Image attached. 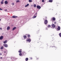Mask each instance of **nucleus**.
Masks as SVG:
<instances>
[{
  "instance_id": "obj_1",
  "label": "nucleus",
  "mask_w": 61,
  "mask_h": 61,
  "mask_svg": "<svg viewBox=\"0 0 61 61\" xmlns=\"http://www.w3.org/2000/svg\"><path fill=\"white\" fill-rule=\"evenodd\" d=\"M60 30V27L59 26H58L57 29V31H59Z\"/></svg>"
},
{
  "instance_id": "obj_2",
  "label": "nucleus",
  "mask_w": 61,
  "mask_h": 61,
  "mask_svg": "<svg viewBox=\"0 0 61 61\" xmlns=\"http://www.w3.org/2000/svg\"><path fill=\"white\" fill-rule=\"evenodd\" d=\"M31 40L30 38H29V39H28L26 40V41L29 42V43H30V42H31Z\"/></svg>"
},
{
  "instance_id": "obj_3",
  "label": "nucleus",
  "mask_w": 61,
  "mask_h": 61,
  "mask_svg": "<svg viewBox=\"0 0 61 61\" xmlns=\"http://www.w3.org/2000/svg\"><path fill=\"white\" fill-rule=\"evenodd\" d=\"M5 47H8V45L6 44H4L3 45Z\"/></svg>"
},
{
  "instance_id": "obj_4",
  "label": "nucleus",
  "mask_w": 61,
  "mask_h": 61,
  "mask_svg": "<svg viewBox=\"0 0 61 61\" xmlns=\"http://www.w3.org/2000/svg\"><path fill=\"white\" fill-rule=\"evenodd\" d=\"M44 23L45 24H46L47 23V20H45Z\"/></svg>"
},
{
  "instance_id": "obj_5",
  "label": "nucleus",
  "mask_w": 61,
  "mask_h": 61,
  "mask_svg": "<svg viewBox=\"0 0 61 61\" xmlns=\"http://www.w3.org/2000/svg\"><path fill=\"white\" fill-rule=\"evenodd\" d=\"M17 16H12V18H17Z\"/></svg>"
},
{
  "instance_id": "obj_6",
  "label": "nucleus",
  "mask_w": 61,
  "mask_h": 61,
  "mask_svg": "<svg viewBox=\"0 0 61 61\" xmlns=\"http://www.w3.org/2000/svg\"><path fill=\"white\" fill-rule=\"evenodd\" d=\"M3 39V36H1L0 37V40H2Z\"/></svg>"
},
{
  "instance_id": "obj_7",
  "label": "nucleus",
  "mask_w": 61,
  "mask_h": 61,
  "mask_svg": "<svg viewBox=\"0 0 61 61\" xmlns=\"http://www.w3.org/2000/svg\"><path fill=\"white\" fill-rule=\"evenodd\" d=\"M10 27L8 26L7 27V29L8 30H9V29H10Z\"/></svg>"
},
{
  "instance_id": "obj_8",
  "label": "nucleus",
  "mask_w": 61,
  "mask_h": 61,
  "mask_svg": "<svg viewBox=\"0 0 61 61\" xmlns=\"http://www.w3.org/2000/svg\"><path fill=\"white\" fill-rule=\"evenodd\" d=\"M23 37L24 39H26V37H26V36L25 35Z\"/></svg>"
},
{
  "instance_id": "obj_9",
  "label": "nucleus",
  "mask_w": 61,
  "mask_h": 61,
  "mask_svg": "<svg viewBox=\"0 0 61 61\" xmlns=\"http://www.w3.org/2000/svg\"><path fill=\"white\" fill-rule=\"evenodd\" d=\"M7 40H6L3 43L4 44H5V43L6 44V43H7Z\"/></svg>"
},
{
  "instance_id": "obj_10",
  "label": "nucleus",
  "mask_w": 61,
  "mask_h": 61,
  "mask_svg": "<svg viewBox=\"0 0 61 61\" xmlns=\"http://www.w3.org/2000/svg\"><path fill=\"white\" fill-rule=\"evenodd\" d=\"M52 27H53V28H55V25L54 24H52Z\"/></svg>"
},
{
  "instance_id": "obj_11",
  "label": "nucleus",
  "mask_w": 61,
  "mask_h": 61,
  "mask_svg": "<svg viewBox=\"0 0 61 61\" xmlns=\"http://www.w3.org/2000/svg\"><path fill=\"white\" fill-rule=\"evenodd\" d=\"M15 29H16V28L15 27H14L12 29V31H14V30H15Z\"/></svg>"
},
{
  "instance_id": "obj_12",
  "label": "nucleus",
  "mask_w": 61,
  "mask_h": 61,
  "mask_svg": "<svg viewBox=\"0 0 61 61\" xmlns=\"http://www.w3.org/2000/svg\"><path fill=\"white\" fill-rule=\"evenodd\" d=\"M41 7L39 5H37V8H41Z\"/></svg>"
},
{
  "instance_id": "obj_13",
  "label": "nucleus",
  "mask_w": 61,
  "mask_h": 61,
  "mask_svg": "<svg viewBox=\"0 0 61 61\" xmlns=\"http://www.w3.org/2000/svg\"><path fill=\"white\" fill-rule=\"evenodd\" d=\"M52 19L53 21H55L56 20V18L55 17H53L52 18Z\"/></svg>"
},
{
  "instance_id": "obj_14",
  "label": "nucleus",
  "mask_w": 61,
  "mask_h": 61,
  "mask_svg": "<svg viewBox=\"0 0 61 61\" xmlns=\"http://www.w3.org/2000/svg\"><path fill=\"white\" fill-rule=\"evenodd\" d=\"M5 4H8V2L7 1H5Z\"/></svg>"
},
{
  "instance_id": "obj_15",
  "label": "nucleus",
  "mask_w": 61,
  "mask_h": 61,
  "mask_svg": "<svg viewBox=\"0 0 61 61\" xmlns=\"http://www.w3.org/2000/svg\"><path fill=\"white\" fill-rule=\"evenodd\" d=\"M22 50L21 49H20L19 50V53H21V52H22L21 51Z\"/></svg>"
},
{
  "instance_id": "obj_16",
  "label": "nucleus",
  "mask_w": 61,
  "mask_h": 61,
  "mask_svg": "<svg viewBox=\"0 0 61 61\" xmlns=\"http://www.w3.org/2000/svg\"><path fill=\"white\" fill-rule=\"evenodd\" d=\"M33 6L34 7L36 8V4H34Z\"/></svg>"
},
{
  "instance_id": "obj_17",
  "label": "nucleus",
  "mask_w": 61,
  "mask_h": 61,
  "mask_svg": "<svg viewBox=\"0 0 61 61\" xmlns=\"http://www.w3.org/2000/svg\"><path fill=\"white\" fill-rule=\"evenodd\" d=\"M49 2H50V3H52L53 1L51 0H50L49 1Z\"/></svg>"
},
{
  "instance_id": "obj_18",
  "label": "nucleus",
  "mask_w": 61,
  "mask_h": 61,
  "mask_svg": "<svg viewBox=\"0 0 61 61\" xmlns=\"http://www.w3.org/2000/svg\"><path fill=\"white\" fill-rule=\"evenodd\" d=\"M29 6V4H27V5H25V7H27V6Z\"/></svg>"
},
{
  "instance_id": "obj_19",
  "label": "nucleus",
  "mask_w": 61,
  "mask_h": 61,
  "mask_svg": "<svg viewBox=\"0 0 61 61\" xmlns=\"http://www.w3.org/2000/svg\"><path fill=\"white\" fill-rule=\"evenodd\" d=\"M26 61H28V58H26L25 59Z\"/></svg>"
},
{
  "instance_id": "obj_20",
  "label": "nucleus",
  "mask_w": 61,
  "mask_h": 61,
  "mask_svg": "<svg viewBox=\"0 0 61 61\" xmlns=\"http://www.w3.org/2000/svg\"><path fill=\"white\" fill-rule=\"evenodd\" d=\"M36 17V16H34L33 17V18H35Z\"/></svg>"
},
{
  "instance_id": "obj_21",
  "label": "nucleus",
  "mask_w": 61,
  "mask_h": 61,
  "mask_svg": "<svg viewBox=\"0 0 61 61\" xmlns=\"http://www.w3.org/2000/svg\"><path fill=\"white\" fill-rule=\"evenodd\" d=\"M19 55L20 56H22V54L20 53H19Z\"/></svg>"
},
{
  "instance_id": "obj_22",
  "label": "nucleus",
  "mask_w": 61,
  "mask_h": 61,
  "mask_svg": "<svg viewBox=\"0 0 61 61\" xmlns=\"http://www.w3.org/2000/svg\"><path fill=\"white\" fill-rule=\"evenodd\" d=\"M18 2H20V1L19 0H17L16 1V3H18Z\"/></svg>"
},
{
  "instance_id": "obj_23",
  "label": "nucleus",
  "mask_w": 61,
  "mask_h": 61,
  "mask_svg": "<svg viewBox=\"0 0 61 61\" xmlns=\"http://www.w3.org/2000/svg\"><path fill=\"white\" fill-rule=\"evenodd\" d=\"M3 2V1H2L0 3L1 4H4V3Z\"/></svg>"
},
{
  "instance_id": "obj_24",
  "label": "nucleus",
  "mask_w": 61,
  "mask_h": 61,
  "mask_svg": "<svg viewBox=\"0 0 61 61\" xmlns=\"http://www.w3.org/2000/svg\"><path fill=\"white\" fill-rule=\"evenodd\" d=\"M4 47L3 46L1 47H0V49H3Z\"/></svg>"
},
{
  "instance_id": "obj_25",
  "label": "nucleus",
  "mask_w": 61,
  "mask_h": 61,
  "mask_svg": "<svg viewBox=\"0 0 61 61\" xmlns=\"http://www.w3.org/2000/svg\"><path fill=\"white\" fill-rule=\"evenodd\" d=\"M29 2H32V0H29Z\"/></svg>"
},
{
  "instance_id": "obj_26",
  "label": "nucleus",
  "mask_w": 61,
  "mask_h": 61,
  "mask_svg": "<svg viewBox=\"0 0 61 61\" xmlns=\"http://www.w3.org/2000/svg\"><path fill=\"white\" fill-rule=\"evenodd\" d=\"M48 27H51V26L50 25H49L48 26Z\"/></svg>"
},
{
  "instance_id": "obj_27",
  "label": "nucleus",
  "mask_w": 61,
  "mask_h": 61,
  "mask_svg": "<svg viewBox=\"0 0 61 61\" xmlns=\"http://www.w3.org/2000/svg\"><path fill=\"white\" fill-rule=\"evenodd\" d=\"M27 36L28 37H30V35H29Z\"/></svg>"
},
{
  "instance_id": "obj_28",
  "label": "nucleus",
  "mask_w": 61,
  "mask_h": 61,
  "mask_svg": "<svg viewBox=\"0 0 61 61\" xmlns=\"http://www.w3.org/2000/svg\"><path fill=\"white\" fill-rule=\"evenodd\" d=\"M54 48L55 49V50L56 49V47H55V46H54Z\"/></svg>"
},
{
  "instance_id": "obj_29",
  "label": "nucleus",
  "mask_w": 61,
  "mask_h": 61,
  "mask_svg": "<svg viewBox=\"0 0 61 61\" xmlns=\"http://www.w3.org/2000/svg\"><path fill=\"white\" fill-rule=\"evenodd\" d=\"M59 35L61 37V33H60L59 34Z\"/></svg>"
},
{
  "instance_id": "obj_30",
  "label": "nucleus",
  "mask_w": 61,
  "mask_h": 61,
  "mask_svg": "<svg viewBox=\"0 0 61 61\" xmlns=\"http://www.w3.org/2000/svg\"><path fill=\"white\" fill-rule=\"evenodd\" d=\"M14 4H14V3H12V4H11L12 5H14Z\"/></svg>"
},
{
  "instance_id": "obj_31",
  "label": "nucleus",
  "mask_w": 61,
  "mask_h": 61,
  "mask_svg": "<svg viewBox=\"0 0 61 61\" xmlns=\"http://www.w3.org/2000/svg\"><path fill=\"white\" fill-rule=\"evenodd\" d=\"M34 15H37V13H36Z\"/></svg>"
},
{
  "instance_id": "obj_32",
  "label": "nucleus",
  "mask_w": 61,
  "mask_h": 61,
  "mask_svg": "<svg viewBox=\"0 0 61 61\" xmlns=\"http://www.w3.org/2000/svg\"><path fill=\"white\" fill-rule=\"evenodd\" d=\"M42 2H44V0H42Z\"/></svg>"
},
{
  "instance_id": "obj_33",
  "label": "nucleus",
  "mask_w": 61,
  "mask_h": 61,
  "mask_svg": "<svg viewBox=\"0 0 61 61\" xmlns=\"http://www.w3.org/2000/svg\"><path fill=\"white\" fill-rule=\"evenodd\" d=\"M37 33H39V30H38V31H37Z\"/></svg>"
},
{
  "instance_id": "obj_34",
  "label": "nucleus",
  "mask_w": 61,
  "mask_h": 61,
  "mask_svg": "<svg viewBox=\"0 0 61 61\" xmlns=\"http://www.w3.org/2000/svg\"><path fill=\"white\" fill-rule=\"evenodd\" d=\"M0 10H2V9L1 8H0Z\"/></svg>"
},
{
  "instance_id": "obj_35",
  "label": "nucleus",
  "mask_w": 61,
  "mask_h": 61,
  "mask_svg": "<svg viewBox=\"0 0 61 61\" xmlns=\"http://www.w3.org/2000/svg\"><path fill=\"white\" fill-rule=\"evenodd\" d=\"M2 55V53H0V56H1V55Z\"/></svg>"
},
{
  "instance_id": "obj_36",
  "label": "nucleus",
  "mask_w": 61,
  "mask_h": 61,
  "mask_svg": "<svg viewBox=\"0 0 61 61\" xmlns=\"http://www.w3.org/2000/svg\"><path fill=\"white\" fill-rule=\"evenodd\" d=\"M54 24H56V22H55L54 23Z\"/></svg>"
},
{
  "instance_id": "obj_37",
  "label": "nucleus",
  "mask_w": 61,
  "mask_h": 61,
  "mask_svg": "<svg viewBox=\"0 0 61 61\" xmlns=\"http://www.w3.org/2000/svg\"><path fill=\"white\" fill-rule=\"evenodd\" d=\"M0 30H2V28H0Z\"/></svg>"
},
{
  "instance_id": "obj_38",
  "label": "nucleus",
  "mask_w": 61,
  "mask_h": 61,
  "mask_svg": "<svg viewBox=\"0 0 61 61\" xmlns=\"http://www.w3.org/2000/svg\"><path fill=\"white\" fill-rule=\"evenodd\" d=\"M5 11H7V9H5Z\"/></svg>"
},
{
  "instance_id": "obj_39",
  "label": "nucleus",
  "mask_w": 61,
  "mask_h": 61,
  "mask_svg": "<svg viewBox=\"0 0 61 61\" xmlns=\"http://www.w3.org/2000/svg\"><path fill=\"white\" fill-rule=\"evenodd\" d=\"M37 9H40V8H37Z\"/></svg>"
},
{
  "instance_id": "obj_40",
  "label": "nucleus",
  "mask_w": 61,
  "mask_h": 61,
  "mask_svg": "<svg viewBox=\"0 0 61 61\" xmlns=\"http://www.w3.org/2000/svg\"><path fill=\"white\" fill-rule=\"evenodd\" d=\"M4 0H2V1L3 2Z\"/></svg>"
},
{
  "instance_id": "obj_41",
  "label": "nucleus",
  "mask_w": 61,
  "mask_h": 61,
  "mask_svg": "<svg viewBox=\"0 0 61 61\" xmlns=\"http://www.w3.org/2000/svg\"><path fill=\"white\" fill-rule=\"evenodd\" d=\"M2 57H1L0 58H1V59H2Z\"/></svg>"
},
{
  "instance_id": "obj_42",
  "label": "nucleus",
  "mask_w": 61,
  "mask_h": 61,
  "mask_svg": "<svg viewBox=\"0 0 61 61\" xmlns=\"http://www.w3.org/2000/svg\"><path fill=\"white\" fill-rule=\"evenodd\" d=\"M24 53H24V52L23 53V54H24Z\"/></svg>"
},
{
  "instance_id": "obj_43",
  "label": "nucleus",
  "mask_w": 61,
  "mask_h": 61,
  "mask_svg": "<svg viewBox=\"0 0 61 61\" xmlns=\"http://www.w3.org/2000/svg\"><path fill=\"white\" fill-rule=\"evenodd\" d=\"M0 21H1V19H0Z\"/></svg>"
}]
</instances>
